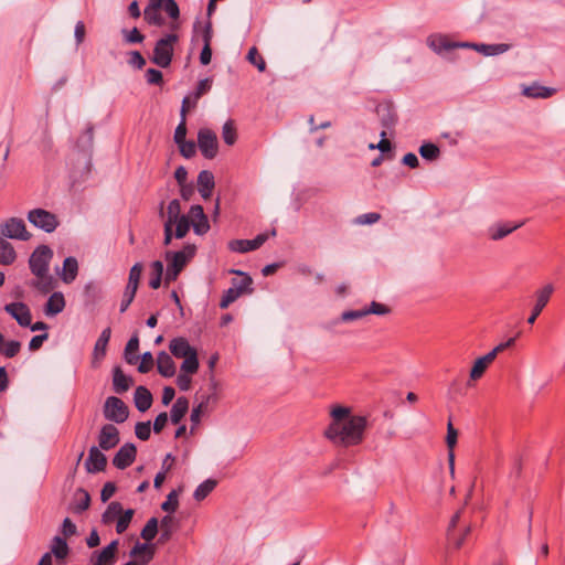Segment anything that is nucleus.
Returning a JSON list of instances; mask_svg holds the SVG:
<instances>
[{
    "label": "nucleus",
    "mask_w": 565,
    "mask_h": 565,
    "mask_svg": "<svg viewBox=\"0 0 565 565\" xmlns=\"http://www.w3.org/2000/svg\"><path fill=\"white\" fill-rule=\"evenodd\" d=\"M350 413V408L344 406H335L331 411L332 422L326 430V437L338 446H355L363 440L366 418L351 416Z\"/></svg>",
    "instance_id": "1"
},
{
    "label": "nucleus",
    "mask_w": 565,
    "mask_h": 565,
    "mask_svg": "<svg viewBox=\"0 0 565 565\" xmlns=\"http://www.w3.org/2000/svg\"><path fill=\"white\" fill-rule=\"evenodd\" d=\"M169 350L177 359H183L180 371L185 373H196L200 366L198 351L190 345L188 339L183 337L173 338L169 343Z\"/></svg>",
    "instance_id": "2"
},
{
    "label": "nucleus",
    "mask_w": 565,
    "mask_h": 565,
    "mask_svg": "<svg viewBox=\"0 0 565 565\" xmlns=\"http://www.w3.org/2000/svg\"><path fill=\"white\" fill-rule=\"evenodd\" d=\"M196 247L193 244H186L179 252H167L168 262L166 282L174 281L186 264L194 257Z\"/></svg>",
    "instance_id": "3"
},
{
    "label": "nucleus",
    "mask_w": 565,
    "mask_h": 565,
    "mask_svg": "<svg viewBox=\"0 0 565 565\" xmlns=\"http://www.w3.org/2000/svg\"><path fill=\"white\" fill-rule=\"evenodd\" d=\"M179 41L177 33H168L156 42L151 62L159 67L170 66L174 52V44Z\"/></svg>",
    "instance_id": "4"
},
{
    "label": "nucleus",
    "mask_w": 565,
    "mask_h": 565,
    "mask_svg": "<svg viewBox=\"0 0 565 565\" xmlns=\"http://www.w3.org/2000/svg\"><path fill=\"white\" fill-rule=\"evenodd\" d=\"M52 256L53 252L49 246H38L29 259V266L32 274L36 277L45 276V274L49 273V265Z\"/></svg>",
    "instance_id": "5"
},
{
    "label": "nucleus",
    "mask_w": 565,
    "mask_h": 565,
    "mask_svg": "<svg viewBox=\"0 0 565 565\" xmlns=\"http://www.w3.org/2000/svg\"><path fill=\"white\" fill-rule=\"evenodd\" d=\"M103 413L107 420L121 424L127 420L129 408L119 397L109 396L105 401Z\"/></svg>",
    "instance_id": "6"
},
{
    "label": "nucleus",
    "mask_w": 565,
    "mask_h": 565,
    "mask_svg": "<svg viewBox=\"0 0 565 565\" xmlns=\"http://www.w3.org/2000/svg\"><path fill=\"white\" fill-rule=\"evenodd\" d=\"M28 221L46 233H52L58 226L56 215L44 209L29 211Z\"/></svg>",
    "instance_id": "7"
},
{
    "label": "nucleus",
    "mask_w": 565,
    "mask_h": 565,
    "mask_svg": "<svg viewBox=\"0 0 565 565\" xmlns=\"http://www.w3.org/2000/svg\"><path fill=\"white\" fill-rule=\"evenodd\" d=\"M198 147L205 159H214L218 152L216 134L209 128H201L198 132Z\"/></svg>",
    "instance_id": "8"
},
{
    "label": "nucleus",
    "mask_w": 565,
    "mask_h": 565,
    "mask_svg": "<svg viewBox=\"0 0 565 565\" xmlns=\"http://www.w3.org/2000/svg\"><path fill=\"white\" fill-rule=\"evenodd\" d=\"M554 286L553 284H545L541 288H539L535 294V302L533 305L532 311L530 317L527 318L529 324H534L537 317L542 313L544 308L547 306V303L551 300L552 295L554 294Z\"/></svg>",
    "instance_id": "9"
},
{
    "label": "nucleus",
    "mask_w": 565,
    "mask_h": 565,
    "mask_svg": "<svg viewBox=\"0 0 565 565\" xmlns=\"http://www.w3.org/2000/svg\"><path fill=\"white\" fill-rule=\"evenodd\" d=\"M0 233L11 239L29 241L31 238V233L26 231L24 221L18 217H11L2 224Z\"/></svg>",
    "instance_id": "10"
},
{
    "label": "nucleus",
    "mask_w": 565,
    "mask_h": 565,
    "mask_svg": "<svg viewBox=\"0 0 565 565\" xmlns=\"http://www.w3.org/2000/svg\"><path fill=\"white\" fill-rule=\"evenodd\" d=\"M4 311L10 315L20 327L26 328L31 326L32 313L26 303L22 301L7 303Z\"/></svg>",
    "instance_id": "11"
},
{
    "label": "nucleus",
    "mask_w": 565,
    "mask_h": 565,
    "mask_svg": "<svg viewBox=\"0 0 565 565\" xmlns=\"http://www.w3.org/2000/svg\"><path fill=\"white\" fill-rule=\"evenodd\" d=\"M186 215L189 216L191 227L196 235H204L209 232V218L200 204L192 205Z\"/></svg>",
    "instance_id": "12"
},
{
    "label": "nucleus",
    "mask_w": 565,
    "mask_h": 565,
    "mask_svg": "<svg viewBox=\"0 0 565 565\" xmlns=\"http://www.w3.org/2000/svg\"><path fill=\"white\" fill-rule=\"evenodd\" d=\"M137 448L134 444L127 443L122 445L113 458V465L124 470L132 465L136 459Z\"/></svg>",
    "instance_id": "13"
},
{
    "label": "nucleus",
    "mask_w": 565,
    "mask_h": 565,
    "mask_svg": "<svg viewBox=\"0 0 565 565\" xmlns=\"http://www.w3.org/2000/svg\"><path fill=\"white\" fill-rule=\"evenodd\" d=\"M119 430L113 424L102 427L98 436V446L103 450H110L119 444Z\"/></svg>",
    "instance_id": "14"
},
{
    "label": "nucleus",
    "mask_w": 565,
    "mask_h": 565,
    "mask_svg": "<svg viewBox=\"0 0 565 565\" xmlns=\"http://www.w3.org/2000/svg\"><path fill=\"white\" fill-rule=\"evenodd\" d=\"M268 239V234H258L253 239H233L228 248L236 253H247L259 248Z\"/></svg>",
    "instance_id": "15"
},
{
    "label": "nucleus",
    "mask_w": 565,
    "mask_h": 565,
    "mask_svg": "<svg viewBox=\"0 0 565 565\" xmlns=\"http://www.w3.org/2000/svg\"><path fill=\"white\" fill-rule=\"evenodd\" d=\"M119 541L114 540L99 552L92 555L93 565H114L118 551Z\"/></svg>",
    "instance_id": "16"
},
{
    "label": "nucleus",
    "mask_w": 565,
    "mask_h": 565,
    "mask_svg": "<svg viewBox=\"0 0 565 565\" xmlns=\"http://www.w3.org/2000/svg\"><path fill=\"white\" fill-rule=\"evenodd\" d=\"M107 466V458L96 446L90 447L88 457L85 461V468L88 473L104 471Z\"/></svg>",
    "instance_id": "17"
},
{
    "label": "nucleus",
    "mask_w": 565,
    "mask_h": 565,
    "mask_svg": "<svg viewBox=\"0 0 565 565\" xmlns=\"http://www.w3.org/2000/svg\"><path fill=\"white\" fill-rule=\"evenodd\" d=\"M216 399H217V397H216V394L214 392L211 393V394H207V395H201L200 396V403L195 407H193V409L191 412V416H190V420L192 423V426H191V429H190L191 434L194 433L195 427L200 424L201 416L207 409L209 404L211 402L215 403Z\"/></svg>",
    "instance_id": "18"
},
{
    "label": "nucleus",
    "mask_w": 565,
    "mask_h": 565,
    "mask_svg": "<svg viewBox=\"0 0 565 565\" xmlns=\"http://www.w3.org/2000/svg\"><path fill=\"white\" fill-rule=\"evenodd\" d=\"M186 214L181 213V203L178 199H173L169 202L167 211L163 210V202L160 204L159 216L164 218L163 224L174 225L178 218L185 216Z\"/></svg>",
    "instance_id": "19"
},
{
    "label": "nucleus",
    "mask_w": 565,
    "mask_h": 565,
    "mask_svg": "<svg viewBox=\"0 0 565 565\" xmlns=\"http://www.w3.org/2000/svg\"><path fill=\"white\" fill-rule=\"evenodd\" d=\"M524 222L519 223H495L492 226L489 227L488 234L490 239L492 241H500L504 237H507L509 234L514 232L515 230L520 228Z\"/></svg>",
    "instance_id": "20"
},
{
    "label": "nucleus",
    "mask_w": 565,
    "mask_h": 565,
    "mask_svg": "<svg viewBox=\"0 0 565 565\" xmlns=\"http://www.w3.org/2000/svg\"><path fill=\"white\" fill-rule=\"evenodd\" d=\"M427 45L435 53L441 54L443 52L454 50L455 49V41H451L445 34L435 33V34H430L427 38Z\"/></svg>",
    "instance_id": "21"
},
{
    "label": "nucleus",
    "mask_w": 565,
    "mask_h": 565,
    "mask_svg": "<svg viewBox=\"0 0 565 565\" xmlns=\"http://www.w3.org/2000/svg\"><path fill=\"white\" fill-rule=\"evenodd\" d=\"M215 186L214 175L209 170H202L198 175V191L204 200L212 195Z\"/></svg>",
    "instance_id": "22"
},
{
    "label": "nucleus",
    "mask_w": 565,
    "mask_h": 565,
    "mask_svg": "<svg viewBox=\"0 0 565 565\" xmlns=\"http://www.w3.org/2000/svg\"><path fill=\"white\" fill-rule=\"evenodd\" d=\"M157 370L163 377H172L175 374V363L166 351H160L157 354Z\"/></svg>",
    "instance_id": "23"
},
{
    "label": "nucleus",
    "mask_w": 565,
    "mask_h": 565,
    "mask_svg": "<svg viewBox=\"0 0 565 565\" xmlns=\"http://www.w3.org/2000/svg\"><path fill=\"white\" fill-rule=\"evenodd\" d=\"M132 385V379L126 375L120 366H115L113 370V388L115 393L122 394L127 392Z\"/></svg>",
    "instance_id": "24"
},
{
    "label": "nucleus",
    "mask_w": 565,
    "mask_h": 565,
    "mask_svg": "<svg viewBox=\"0 0 565 565\" xmlns=\"http://www.w3.org/2000/svg\"><path fill=\"white\" fill-rule=\"evenodd\" d=\"M111 329L107 327L104 329L97 339L94 351H93V364H96L98 361L103 360L106 355V349L108 342L110 340Z\"/></svg>",
    "instance_id": "25"
},
{
    "label": "nucleus",
    "mask_w": 565,
    "mask_h": 565,
    "mask_svg": "<svg viewBox=\"0 0 565 565\" xmlns=\"http://www.w3.org/2000/svg\"><path fill=\"white\" fill-rule=\"evenodd\" d=\"M129 555L134 558H139L138 563L147 564L153 558L154 548L147 543L137 542L130 550Z\"/></svg>",
    "instance_id": "26"
},
{
    "label": "nucleus",
    "mask_w": 565,
    "mask_h": 565,
    "mask_svg": "<svg viewBox=\"0 0 565 565\" xmlns=\"http://www.w3.org/2000/svg\"><path fill=\"white\" fill-rule=\"evenodd\" d=\"M152 394L145 386H138L135 391L134 402L135 406L139 412L148 411L152 405Z\"/></svg>",
    "instance_id": "27"
},
{
    "label": "nucleus",
    "mask_w": 565,
    "mask_h": 565,
    "mask_svg": "<svg viewBox=\"0 0 565 565\" xmlns=\"http://www.w3.org/2000/svg\"><path fill=\"white\" fill-rule=\"evenodd\" d=\"M492 362L493 360L488 353L481 358H478L470 370L468 386L471 385L472 381L481 379Z\"/></svg>",
    "instance_id": "28"
},
{
    "label": "nucleus",
    "mask_w": 565,
    "mask_h": 565,
    "mask_svg": "<svg viewBox=\"0 0 565 565\" xmlns=\"http://www.w3.org/2000/svg\"><path fill=\"white\" fill-rule=\"evenodd\" d=\"M65 308V298L62 292L55 291L53 292L44 307V312L46 316H56L62 312Z\"/></svg>",
    "instance_id": "29"
},
{
    "label": "nucleus",
    "mask_w": 565,
    "mask_h": 565,
    "mask_svg": "<svg viewBox=\"0 0 565 565\" xmlns=\"http://www.w3.org/2000/svg\"><path fill=\"white\" fill-rule=\"evenodd\" d=\"M90 504V495L89 493L83 489L78 488L74 494V499L71 503V509L74 513L81 514L89 508Z\"/></svg>",
    "instance_id": "30"
},
{
    "label": "nucleus",
    "mask_w": 565,
    "mask_h": 565,
    "mask_svg": "<svg viewBox=\"0 0 565 565\" xmlns=\"http://www.w3.org/2000/svg\"><path fill=\"white\" fill-rule=\"evenodd\" d=\"M376 113L380 117L381 124L384 128L390 129L394 127L397 121V115L388 104H381L376 107Z\"/></svg>",
    "instance_id": "31"
},
{
    "label": "nucleus",
    "mask_w": 565,
    "mask_h": 565,
    "mask_svg": "<svg viewBox=\"0 0 565 565\" xmlns=\"http://www.w3.org/2000/svg\"><path fill=\"white\" fill-rule=\"evenodd\" d=\"M189 411V399L184 396L177 398L170 411V418L173 424H179Z\"/></svg>",
    "instance_id": "32"
},
{
    "label": "nucleus",
    "mask_w": 565,
    "mask_h": 565,
    "mask_svg": "<svg viewBox=\"0 0 565 565\" xmlns=\"http://www.w3.org/2000/svg\"><path fill=\"white\" fill-rule=\"evenodd\" d=\"M457 438H458V430L454 427L451 422H449L448 425H447L446 444H447V447L449 449V451H448V461H449V468H450L451 472H454V467H455L454 448H455V446L457 444Z\"/></svg>",
    "instance_id": "33"
},
{
    "label": "nucleus",
    "mask_w": 565,
    "mask_h": 565,
    "mask_svg": "<svg viewBox=\"0 0 565 565\" xmlns=\"http://www.w3.org/2000/svg\"><path fill=\"white\" fill-rule=\"evenodd\" d=\"M77 273H78V263H77V259L75 257H66L64 259V264H63V273L61 275V279L65 282V284H71L72 281L75 280L76 276H77Z\"/></svg>",
    "instance_id": "34"
},
{
    "label": "nucleus",
    "mask_w": 565,
    "mask_h": 565,
    "mask_svg": "<svg viewBox=\"0 0 565 565\" xmlns=\"http://www.w3.org/2000/svg\"><path fill=\"white\" fill-rule=\"evenodd\" d=\"M511 45L505 43H497V44H483L478 43V47L476 51L481 53L484 56H494L500 55L510 50Z\"/></svg>",
    "instance_id": "35"
},
{
    "label": "nucleus",
    "mask_w": 565,
    "mask_h": 565,
    "mask_svg": "<svg viewBox=\"0 0 565 565\" xmlns=\"http://www.w3.org/2000/svg\"><path fill=\"white\" fill-rule=\"evenodd\" d=\"M138 349H139V337H138V333H135L129 339V341L127 342V344L125 347L124 356L128 364L135 365L138 362L139 356L136 355V352L138 351Z\"/></svg>",
    "instance_id": "36"
},
{
    "label": "nucleus",
    "mask_w": 565,
    "mask_h": 565,
    "mask_svg": "<svg viewBox=\"0 0 565 565\" xmlns=\"http://www.w3.org/2000/svg\"><path fill=\"white\" fill-rule=\"evenodd\" d=\"M555 88L545 87L539 84L527 86L523 89V95L531 98H548L554 95Z\"/></svg>",
    "instance_id": "37"
},
{
    "label": "nucleus",
    "mask_w": 565,
    "mask_h": 565,
    "mask_svg": "<svg viewBox=\"0 0 565 565\" xmlns=\"http://www.w3.org/2000/svg\"><path fill=\"white\" fill-rule=\"evenodd\" d=\"M160 7L147 6L143 10L145 21L154 26L164 25L166 21L163 17L160 14Z\"/></svg>",
    "instance_id": "38"
},
{
    "label": "nucleus",
    "mask_w": 565,
    "mask_h": 565,
    "mask_svg": "<svg viewBox=\"0 0 565 565\" xmlns=\"http://www.w3.org/2000/svg\"><path fill=\"white\" fill-rule=\"evenodd\" d=\"M15 258L17 254L11 243L0 237V264L11 265Z\"/></svg>",
    "instance_id": "39"
},
{
    "label": "nucleus",
    "mask_w": 565,
    "mask_h": 565,
    "mask_svg": "<svg viewBox=\"0 0 565 565\" xmlns=\"http://www.w3.org/2000/svg\"><path fill=\"white\" fill-rule=\"evenodd\" d=\"M50 553L58 559L65 558L70 553L66 540L57 535L54 536L52 540Z\"/></svg>",
    "instance_id": "40"
},
{
    "label": "nucleus",
    "mask_w": 565,
    "mask_h": 565,
    "mask_svg": "<svg viewBox=\"0 0 565 565\" xmlns=\"http://www.w3.org/2000/svg\"><path fill=\"white\" fill-rule=\"evenodd\" d=\"M231 273L242 276V279H239V280L238 279L232 280L233 288H241L242 294H245V292L250 294L253 291V288H252L253 279L250 276H248L247 274H245L241 270H235V269H232Z\"/></svg>",
    "instance_id": "41"
},
{
    "label": "nucleus",
    "mask_w": 565,
    "mask_h": 565,
    "mask_svg": "<svg viewBox=\"0 0 565 565\" xmlns=\"http://www.w3.org/2000/svg\"><path fill=\"white\" fill-rule=\"evenodd\" d=\"M173 522L174 519L171 515H166L161 519V533L158 540L160 544H164L171 539L173 533Z\"/></svg>",
    "instance_id": "42"
},
{
    "label": "nucleus",
    "mask_w": 565,
    "mask_h": 565,
    "mask_svg": "<svg viewBox=\"0 0 565 565\" xmlns=\"http://www.w3.org/2000/svg\"><path fill=\"white\" fill-rule=\"evenodd\" d=\"M122 512V505L121 503L114 501L110 502L106 509V511L102 515V521L105 524H109L118 519V515H120Z\"/></svg>",
    "instance_id": "43"
},
{
    "label": "nucleus",
    "mask_w": 565,
    "mask_h": 565,
    "mask_svg": "<svg viewBox=\"0 0 565 565\" xmlns=\"http://www.w3.org/2000/svg\"><path fill=\"white\" fill-rule=\"evenodd\" d=\"M212 83H213V81L210 77H206V78H203V79L199 81L195 90L190 95L193 98V100H192V106L193 107L196 106L198 100L204 94L210 92V89L212 87Z\"/></svg>",
    "instance_id": "44"
},
{
    "label": "nucleus",
    "mask_w": 565,
    "mask_h": 565,
    "mask_svg": "<svg viewBox=\"0 0 565 565\" xmlns=\"http://www.w3.org/2000/svg\"><path fill=\"white\" fill-rule=\"evenodd\" d=\"M215 487H216V481L213 479H207L198 486V488L195 489V491L193 493V498L196 501H202L214 490Z\"/></svg>",
    "instance_id": "45"
},
{
    "label": "nucleus",
    "mask_w": 565,
    "mask_h": 565,
    "mask_svg": "<svg viewBox=\"0 0 565 565\" xmlns=\"http://www.w3.org/2000/svg\"><path fill=\"white\" fill-rule=\"evenodd\" d=\"M158 519L157 518H150L146 525L143 526V529L141 530V537L147 541V542H150L152 541L156 535L158 534Z\"/></svg>",
    "instance_id": "46"
},
{
    "label": "nucleus",
    "mask_w": 565,
    "mask_h": 565,
    "mask_svg": "<svg viewBox=\"0 0 565 565\" xmlns=\"http://www.w3.org/2000/svg\"><path fill=\"white\" fill-rule=\"evenodd\" d=\"M151 269H152V276H151V278L149 280V286L152 289H158L160 287V285H161L162 274H163V264H162V262L154 260L151 264Z\"/></svg>",
    "instance_id": "47"
},
{
    "label": "nucleus",
    "mask_w": 565,
    "mask_h": 565,
    "mask_svg": "<svg viewBox=\"0 0 565 565\" xmlns=\"http://www.w3.org/2000/svg\"><path fill=\"white\" fill-rule=\"evenodd\" d=\"M419 154L426 160L435 161L439 158L440 150L435 143L426 142L419 147Z\"/></svg>",
    "instance_id": "48"
},
{
    "label": "nucleus",
    "mask_w": 565,
    "mask_h": 565,
    "mask_svg": "<svg viewBox=\"0 0 565 565\" xmlns=\"http://www.w3.org/2000/svg\"><path fill=\"white\" fill-rule=\"evenodd\" d=\"M242 289L241 288H233L230 287L227 290L224 291L222 299L220 301V308L226 309L231 303H233L236 299H238L242 296Z\"/></svg>",
    "instance_id": "49"
},
{
    "label": "nucleus",
    "mask_w": 565,
    "mask_h": 565,
    "mask_svg": "<svg viewBox=\"0 0 565 565\" xmlns=\"http://www.w3.org/2000/svg\"><path fill=\"white\" fill-rule=\"evenodd\" d=\"M21 350V342L17 340L4 341L0 347V353L8 359L14 358Z\"/></svg>",
    "instance_id": "50"
},
{
    "label": "nucleus",
    "mask_w": 565,
    "mask_h": 565,
    "mask_svg": "<svg viewBox=\"0 0 565 565\" xmlns=\"http://www.w3.org/2000/svg\"><path fill=\"white\" fill-rule=\"evenodd\" d=\"M173 227H175L173 230L174 237L178 239L184 238L191 228V223H190L189 216L185 215L181 218H178V221H175Z\"/></svg>",
    "instance_id": "51"
},
{
    "label": "nucleus",
    "mask_w": 565,
    "mask_h": 565,
    "mask_svg": "<svg viewBox=\"0 0 565 565\" xmlns=\"http://www.w3.org/2000/svg\"><path fill=\"white\" fill-rule=\"evenodd\" d=\"M222 138L228 146H233L237 139V132L232 120H227L222 128Z\"/></svg>",
    "instance_id": "52"
},
{
    "label": "nucleus",
    "mask_w": 565,
    "mask_h": 565,
    "mask_svg": "<svg viewBox=\"0 0 565 565\" xmlns=\"http://www.w3.org/2000/svg\"><path fill=\"white\" fill-rule=\"evenodd\" d=\"M142 273V265L140 263H136L129 270V277H128V289H135L138 290L139 281L141 278Z\"/></svg>",
    "instance_id": "53"
},
{
    "label": "nucleus",
    "mask_w": 565,
    "mask_h": 565,
    "mask_svg": "<svg viewBox=\"0 0 565 565\" xmlns=\"http://www.w3.org/2000/svg\"><path fill=\"white\" fill-rule=\"evenodd\" d=\"M134 514H135V511L132 509H128L126 511L122 510L121 514L118 515L117 524H116V532L118 534L124 533L128 529Z\"/></svg>",
    "instance_id": "54"
},
{
    "label": "nucleus",
    "mask_w": 565,
    "mask_h": 565,
    "mask_svg": "<svg viewBox=\"0 0 565 565\" xmlns=\"http://www.w3.org/2000/svg\"><path fill=\"white\" fill-rule=\"evenodd\" d=\"M38 279L32 281L31 286L43 294H47L53 289V279L47 274L43 277H36Z\"/></svg>",
    "instance_id": "55"
},
{
    "label": "nucleus",
    "mask_w": 565,
    "mask_h": 565,
    "mask_svg": "<svg viewBox=\"0 0 565 565\" xmlns=\"http://www.w3.org/2000/svg\"><path fill=\"white\" fill-rule=\"evenodd\" d=\"M94 141V129L93 127H87L86 130L83 132V135L77 140V146L86 151L89 150L93 147Z\"/></svg>",
    "instance_id": "56"
},
{
    "label": "nucleus",
    "mask_w": 565,
    "mask_h": 565,
    "mask_svg": "<svg viewBox=\"0 0 565 565\" xmlns=\"http://www.w3.org/2000/svg\"><path fill=\"white\" fill-rule=\"evenodd\" d=\"M247 61L255 65L259 72H264L266 70L265 60L258 54V51L255 46L249 49L247 53Z\"/></svg>",
    "instance_id": "57"
},
{
    "label": "nucleus",
    "mask_w": 565,
    "mask_h": 565,
    "mask_svg": "<svg viewBox=\"0 0 565 565\" xmlns=\"http://www.w3.org/2000/svg\"><path fill=\"white\" fill-rule=\"evenodd\" d=\"M135 434L140 440H148L151 435V423L149 420L137 423L135 426Z\"/></svg>",
    "instance_id": "58"
},
{
    "label": "nucleus",
    "mask_w": 565,
    "mask_h": 565,
    "mask_svg": "<svg viewBox=\"0 0 565 565\" xmlns=\"http://www.w3.org/2000/svg\"><path fill=\"white\" fill-rule=\"evenodd\" d=\"M178 492L175 490H172L168 494L167 500L161 504V509L166 512L172 513L178 509Z\"/></svg>",
    "instance_id": "59"
},
{
    "label": "nucleus",
    "mask_w": 565,
    "mask_h": 565,
    "mask_svg": "<svg viewBox=\"0 0 565 565\" xmlns=\"http://www.w3.org/2000/svg\"><path fill=\"white\" fill-rule=\"evenodd\" d=\"M161 9H163L172 20H178L180 17V9L174 0H164L161 4Z\"/></svg>",
    "instance_id": "60"
},
{
    "label": "nucleus",
    "mask_w": 565,
    "mask_h": 565,
    "mask_svg": "<svg viewBox=\"0 0 565 565\" xmlns=\"http://www.w3.org/2000/svg\"><path fill=\"white\" fill-rule=\"evenodd\" d=\"M365 310H366V316L371 315V313L377 315V316H385L391 312V308L388 306L377 302V301H372L370 303V306L367 308H365Z\"/></svg>",
    "instance_id": "61"
},
{
    "label": "nucleus",
    "mask_w": 565,
    "mask_h": 565,
    "mask_svg": "<svg viewBox=\"0 0 565 565\" xmlns=\"http://www.w3.org/2000/svg\"><path fill=\"white\" fill-rule=\"evenodd\" d=\"M180 150V153L185 159L192 158L196 152V145L192 140H185L181 143H177Z\"/></svg>",
    "instance_id": "62"
},
{
    "label": "nucleus",
    "mask_w": 565,
    "mask_h": 565,
    "mask_svg": "<svg viewBox=\"0 0 565 565\" xmlns=\"http://www.w3.org/2000/svg\"><path fill=\"white\" fill-rule=\"evenodd\" d=\"M153 364H154V360H153V356L151 354V352H145L142 355H141V362L138 366V371L140 373H148L149 371L152 370L153 367Z\"/></svg>",
    "instance_id": "63"
},
{
    "label": "nucleus",
    "mask_w": 565,
    "mask_h": 565,
    "mask_svg": "<svg viewBox=\"0 0 565 565\" xmlns=\"http://www.w3.org/2000/svg\"><path fill=\"white\" fill-rule=\"evenodd\" d=\"M146 78L151 85H160L163 82L162 73L157 68H148L146 72Z\"/></svg>",
    "instance_id": "64"
}]
</instances>
